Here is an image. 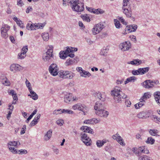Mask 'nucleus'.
<instances>
[{
	"label": "nucleus",
	"mask_w": 160,
	"mask_h": 160,
	"mask_svg": "<svg viewBox=\"0 0 160 160\" xmlns=\"http://www.w3.org/2000/svg\"><path fill=\"white\" fill-rule=\"evenodd\" d=\"M38 121H35L34 119L31 122V123L30 124V127H32V126H34L37 124Z\"/></svg>",
	"instance_id": "obj_56"
},
{
	"label": "nucleus",
	"mask_w": 160,
	"mask_h": 160,
	"mask_svg": "<svg viewBox=\"0 0 160 160\" xmlns=\"http://www.w3.org/2000/svg\"><path fill=\"white\" fill-rule=\"evenodd\" d=\"M72 108L74 110L78 109L82 111L84 115H85V113L88 110V108L85 105L80 103L75 104L72 106Z\"/></svg>",
	"instance_id": "obj_6"
},
{
	"label": "nucleus",
	"mask_w": 160,
	"mask_h": 160,
	"mask_svg": "<svg viewBox=\"0 0 160 160\" xmlns=\"http://www.w3.org/2000/svg\"><path fill=\"white\" fill-rule=\"evenodd\" d=\"M152 120L155 122L159 123L160 122V118L155 115H153Z\"/></svg>",
	"instance_id": "obj_41"
},
{
	"label": "nucleus",
	"mask_w": 160,
	"mask_h": 160,
	"mask_svg": "<svg viewBox=\"0 0 160 160\" xmlns=\"http://www.w3.org/2000/svg\"><path fill=\"white\" fill-rule=\"evenodd\" d=\"M158 131L156 129H150L149 131L150 134L152 136H157Z\"/></svg>",
	"instance_id": "obj_39"
},
{
	"label": "nucleus",
	"mask_w": 160,
	"mask_h": 160,
	"mask_svg": "<svg viewBox=\"0 0 160 160\" xmlns=\"http://www.w3.org/2000/svg\"><path fill=\"white\" fill-rule=\"evenodd\" d=\"M46 23L44 22L43 23H38L37 25H35L34 27L35 28V29L39 28H42L43 27L45 26Z\"/></svg>",
	"instance_id": "obj_32"
},
{
	"label": "nucleus",
	"mask_w": 160,
	"mask_h": 160,
	"mask_svg": "<svg viewBox=\"0 0 160 160\" xmlns=\"http://www.w3.org/2000/svg\"><path fill=\"white\" fill-rule=\"evenodd\" d=\"M78 99V98L77 97L74 98L72 97V95L70 93L66 95L64 98L65 102L67 103H69L71 101H76Z\"/></svg>",
	"instance_id": "obj_14"
},
{
	"label": "nucleus",
	"mask_w": 160,
	"mask_h": 160,
	"mask_svg": "<svg viewBox=\"0 0 160 160\" xmlns=\"http://www.w3.org/2000/svg\"><path fill=\"white\" fill-rule=\"evenodd\" d=\"M8 148L9 150L13 154H17V151L18 150H17L15 149L13 147H10L8 146Z\"/></svg>",
	"instance_id": "obj_48"
},
{
	"label": "nucleus",
	"mask_w": 160,
	"mask_h": 160,
	"mask_svg": "<svg viewBox=\"0 0 160 160\" xmlns=\"http://www.w3.org/2000/svg\"><path fill=\"white\" fill-rule=\"evenodd\" d=\"M8 92L9 95H12V96L16 94L14 90H11L8 91Z\"/></svg>",
	"instance_id": "obj_54"
},
{
	"label": "nucleus",
	"mask_w": 160,
	"mask_h": 160,
	"mask_svg": "<svg viewBox=\"0 0 160 160\" xmlns=\"http://www.w3.org/2000/svg\"><path fill=\"white\" fill-rule=\"evenodd\" d=\"M145 113L143 112H139L137 115V117L139 118H143L145 117Z\"/></svg>",
	"instance_id": "obj_44"
},
{
	"label": "nucleus",
	"mask_w": 160,
	"mask_h": 160,
	"mask_svg": "<svg viewBox=\"0 0 160 160\" xmlns=\"http://www.w3.org/2000/svg\"><path fill=\"white\" fill-rule=\"evenodd\" d=\"M121 22L125 25H126L128 22H126L122 17H121Z\"/></svg>",
	"instance_id": "obj_58"
},
{
	"label": "nucleus",
	"mask_w": 160,
	"mask_h": 160,
	"mask_svg": "<svg viewBox=\"0 0 160 160\" xmlns=\"http://www.w3.org/2000/svg\"><path fill=\"white\" fill-rule=\"evenodd\" d=\"M112 138L113 139L116 140L119 143L120 142V136L119 134L117 133L112 136Z\"/></svg>",
	"instance_id": "obj_45"
},
{
	"label": "nucleus",
	"mask_w": 160,
	"mask_h": 160,
	"mask_svg": "<svg viewBox=\"0 0 160 160\" xmlns=\"http://www.w3.org/2000/svg\"><path fill=\"white\" fill-rule=\"evenodd\" d=\"M72 10L77 12H80L84 9V4L79 0H72L70 2Z\"/></svg>",
	"instance_id": "obj_1"
},
{
	"label": "nucleus",
	"mask_w": 160,
	"mask_h": 160,
	"mask_svg": "<svg viewBox=\"0 0 160 160\" xmlns=\"http://www.w3.org/2000/svg\"><path fill=\"white\" fill-rule=\"evenodd\" d=\"M131 46V44L130 42H125L122 44V48H121V49L123 51H125L128 50Z\"/></svg>",
	"instance_id": "obj_18"
},
{
	"label": "nucleus",
	"mask_w": 160,
	"mask_h": 160,
	"mask_svg": "<svg viewBox=\"0 0 160 160\" xmlns=\"http://www.w3.org/2000/svg\"><path fill=\"white\" fill-rule=\"evenodd\" d=\"M92 123L93 124L94 123L95 124L98 123L100 122V119H97L96 118H93L92 119Z\"/></svg>",
	"instance_id": "obj_52"
},
{
	"label": "nucleus",
	"mask_w": 160,
	"mask_h": 160,
	"mask_svg": "<svg viewBox=\"0 0 160 160\" xmlns=\"http://www.w3.org/2000/svg\"><path fill=\"white\" fill-rule=\"evenodd\" d=\"M8 109L9 110V111H11L12 112L14 108V107L12 105V104H9L8 105Z\"/></svg>",
	"instance_id": "obj_63"
},
{
	"label": "nucleus",
	"mask_w": 160,
	"mask_h": 160,
	"mask_svg": "<svg viewBox=\"0 0 160 160\" xmlns=\"http://www.w3.org/2000/svg\"><path fill=\"white\" fill-rule=\"evenodd\" d=\"M20 22H22V21L20 20H19L18 22H17V24L21 28H23V24L21 23Z\"/></svg>",
	"instance_id": "obj_64"
},
{
	"label": "nucleus",
	"mask_w": 160,
	"mask_h": 160,
	"mask_svg": "<svg viewBox=\"0 0 160 160\" xmlns=\"http://www.w3.org/2000/svg\"><path fill=\"white\" fill-rule=\"evenodd\" d=\"M42 37L44 41H48L49 38V34L48 33H44L42 34Z\"/></svg>",
	"instance_id": "obj_31"
},
{
	"label": "nucleus",
	"mask_w": 160,
	"mask_h": 160,
	"mask_svg": "<svg viewBox=\"0 0 160 160\" xmlns=\"http://www.w3.org/2000/svg\"><path fill=\"white\" fill-rule=\"evenodd\" d=\"M74 74L71 72L68 71H61L59 72V76L61 78L69 79H72Z\"/></svg>",
	"instance_id": "obj_5"
},
{
	"label": "nucleus",
	"mask_w": 160,
	"mask_h": 160,
	"mask_svg": "<svg viewBox=\"0 0 160 160\" xmlns=\"http://www.w3.org/2000/svg\"><path fill=\"white\" fill-rule=\"evenodd\" d=\"M111 94L116 103H119L120 98V87L116 86L111 91Z\"/></svg>",
	"instance_id": "obj_4"
},
{
	"label": "nucleus",
	"mask_w": 160,
	"mask_h": 160,
	"mask_svg": "<svg viewBox=\"0 0 160 160\" xmlns=\"http://www.w3.org/2000/svg\"><path fill=\"white\" fill-rule=\"evenodd\" d=\"M108 50V49H107L106 48H103L101 50L100 52V55L105 56H106L107 55Z\"/></svg>",
	"instance_id": "obj_28"
},
{
	"label": "nucleus",
	"mask_w": 160,
	"mask_h": 160,
	"mask_svg": "<svg viewBox=\"0 0 160 160\" xmlns=\"http://www.w3.org/2000/svg\"><path fill=\"white\" fill-rule=\"evenodd\" d=\"M138 160H153L150 157L146 155H142L140 156Z\"/></svg>",
	"instance_id": "obj_30"
},
{
	"label": "nucleus",
	"mask_w": 160,
	"mask_h": 160,
	"mask_svg": "<svg viewBox=\"0 0 160 160\" xmlns=\"http://www.w3.org/2000/svg\"><path fill=\"white\" fill-rule=\"evenodd\" d=\"M130 0H123L122 3L123 12L128 18L131 17L132 14V11L129 2Z\"/></svg>",
	"instance_id": "obj_2"
},
{
	"label": "nucleus",
	"mask_w": 160,
	"mask_h": 160,
	"mask_svg": "<svg viewBox=\"0 0 160 160\" xmlns=\"http://www.w3.org/2000/svg\"><path fill=\"white\" fill-rule=\"evenodd\" d=\"M1 82L2 84L6 86H9L10 84V82L6 78L2 79Z\"/></svg>",
	"instance_id": "obj_34"
},
{
	"label": "nucleus",
	"mask_w": 160,
	"mask_h": 160,
	"mask_svg": "<svg viewBox=\"0 0 160 160\" xmlns=\"http://www.w3.org/2000/svg\"><path fill=\"white\" fill-rule=\"evenodd\" d=\"M26 54H25L22 52H21L18 54V59H23L26 56Z\"/></svg>",
	"instance_id": "obj_43"
},
{
	"label": "nucleus",
	"mask_w": 160,
	"mask_h": 160,
	"mask_svg": "<svg viewBox=\"0 0 160 160\" xmlns=\"http://www.w3.org/2000/svg\"><path fill=\"white\" fill-rule=\"evenodd\" d=\"M81 17L82 19L86 21L87 22H89L90 21V19L89 16L87 14H85L83 15H81Z\"/></svg>",
	"instance_id": "obj_37"
},
{
	"label": "nucleus",
	"mask_w": 160,
	"mask_h": 160,
	"mask_svg": "<svg viewBox=\"0 0 160 160\" xmlns=\"http://www.w3.org/2000/svg\"><path fill=\"white\" fill-rule=\"evenodd\" d=\"M94 95L96 99H98L102 102H104L105 101V97L103 95H102L100 92H96Z\"/></svg>",
	"instance_id": "obj_19"
},
{
	"label": "nucleus",
	"mask_w": 160,
	"mask_h": 160,
	"mask_svg": "<svg viewBox=\"0 0 160 160\" xmlns=\"http://www.w3.org/2000/svg\"><path fill=\"white\" fill-rule=\"evenodd\" d=\"M48 51L43 54L42 59L44 61H47L52 58H53L52 52L53 47L52 46H48L47 47Z\"/></svg>",
	"instance_id": "obj_3"
},
{
	"label": "nucleus",
	"mask_w": 160,
	"mask_h": 160,
	"mask_svg": "<svg viewBox=\"0 0 160 160\" xmlns=\"http://www.w3.org/2000/svg\"><path fill=\"white\" fill-rule=\"evenodd\" d=\"M84 123L87 124H92V119L86 120L84 121Z\"/></svg>",
	"instance_id": "obj_62"
},
{
	"label": "nucleus",
	"mask_w": 160,
	"mask_h": 160,
	"mask_svg": "<svg viewBox=\"0 0 160 160\" xmlns=\"http://www.w3.org/2000/svg\"><path fill=\"white\" fill-rule=\"evenodd\" d=\"M73 51V48L72 47H68L65 51V52L66 53L67 55H68L70 52H72Z\"/></svg>",
	"instance_id": "obj_50"
},
{
	"label": "nucleus",
	"mask_w": 160,
	"mask_h": 160,
	"mask_svg": "<svg viewBox=\"0 0 160 160\" xmlns=\"http://www.w3.org/2000/svg\"><path fill=\"white\" fill-rule=\"evenodd\" d=\"M104 109L95 111V112L96 114L101 117H107L109 114V112L104 110Z\"/></svg>",
	"instance_id": "obj_12"
},
{
	"label": "nucleus",
	"mask_w": 160,
	"mask_h": 160,
	"mask_svg": "<svg viewBox=\"0 0 160 160\" xmlns=\"http://www.w3.org/2000/svg\"><path fill=\"white\" fill-rule=\"evenodd\" d=\"M129 38L132 41L134 42H136V37L134 35H131L129 36Z\"/></svg>",
	"instance_id": "obj_59"
},
{
	"label": "nucleus",
	"mask_w": 160,
	"mask_h": 160,
	"mask_svg": "<svg viewBox=\"0 0 160 160\" xmlns=\"http://www.w3.org/2000/svg\"><path fill=\"white\" fill-rule=\"evenodd\" d=\"M75 62L74 59L69 58L65 62V65L66 66H68L72 65Z\"/></svg>",
	"instance_id": "obj_25"
},
{
	"label": "nucleus",
	"mask_w": 160,
	"mask_h": 160,
	"mask_svg": "<svg viewBox=\"0 0 160 160\" xmlns=\"http://www.w3.org/2000/svg\"><path fill=\"white\" fill-rule=\"evenodd\" d=\"M150 97V95L148 93H144V95L143 96L142 99L143 100L145 98H149Z\"/></svg>",
	"instance_id": "obj_60"
},
{
	"label": "nucleus",
	"mask_w": 160,
	"mask_h": 160,
	"mask_svg": "<svg viewBox=\"0 0 160 160\" xmlns=\"http://www.w3.org/2000/svg\"><path fill=\"white\" fill-rule=\"evenodd\" d=\"M142 63V61L139 59H134L133 60L128 62H127L128 64H131L133 65L138 66Z\"/></svg>",
	"instance_id": "obj_21"
},
{
	"label": "nucleus",
	"mask_w": 160,
	"mask_h": 160,
	"mask_svg": "<svg viewBox=\"0 0 160 160\" xmlns=\"http://www.w3.org/2000/svg\"><path fill=\"white\" fill-rule=\"evenodd\" d=\"M10 27L7 24L5 25L2 27L1 29V31L7 32V31L10 29Z\"/></svg>",
	"instance_id": "obj_33"
},
{
	"label": "nucleus",
	"mask_w": 160,
	"mask_h": 160,
	"mask_svg": "<svg viewBox=\"0 0 160 160\" xmlns=\"http://www.w3.org/2000/svg\"><path fill=\"white\" fill-rule=\"evenodd\" d=\"M28 153L27 151L25 149L18 150L17 151V154H26Z\"/></svg>",
	"instance_id": "obj_49"
},
{
	"label": "nucleus",
	"mask_w": 160,
	"mask_h": 160,
	"mask_svg": "<svg viewBox=\"0 0 160 160\" xmlns=\"http://www.w3.org/2000/svg\"><path fill=\"white\" fill-rule=\"evenodd\" d=\"M18 144V142L16 141H9L8 143V147L9 146H16Z\"/></svg>",
	"instance_id": "obj_46"
},
{
	"label": "nucleus",
	"mask_w": 160,
	"mask_h": 160,
	"mask_svg": "<svg viewBox=\"0 0 160 160\" xmlns=\"http://www.w3.org/2000/svg\"><path fill=\"white\" fill-rule=\"evenodd\" d=\"M125 105L128 107H129L131 104V102L128 99H125Z\"/></svg>",
	"instance_id": "obj_55"
},
{
	"label": "nucleus",
	"mask_w": 160,
	"mask_h": 160,
	"mask_svg": "<svg viewBox=\"0 0 160 160\" xmlns=\"http://www.w3.org/2000/svg\"><path fill=\"white\" fill-rule=\"evenodd\" d=\"M26 129V126L24 125L23 126V127L22 129V130L21 132V134H24L25 133V131Z\"/></svg>",
	"instance_id": "obj_61"
},
{
	"label": "nucleus",
	"mask_w": 160,
	"mask_h": 160,
	"mask_svg": "<svg viewBox=\"0 0 160 160\" xmlns=\"http://www.w3.org/2000/svg\"><path fill=\"white\" fill-rule=\"evenodd\" d=\"M132 74L134 75L140 74L139 68L138 70H133L132 71Z\"/></svg>",
	"instance_id": "obj_53"
},
{
	"label": "nucleus",
	"mask_w": 160,
	"mask_h": 160,
	"mask_svg": "<svg viewBox=\"0 0 160 160\" xmlns=\"http://www.w3.org/2000/svg\"><path fill=\"white\" fill-rule=\"evenodd\" d=\"M49 72L53 76L57 75L58 73V68L56 64L53 63L49 67Z\"/></svg>",
	"instance_id": "obj_8"
},
{
	"label": "nucleus",
	"mask_w": 160,
	"mask_h": 160,
	"mask_svg": "<svg viewBox=\"0 0 160 160\" xmlns=\"http://www.w3.org/2000/svg\"><path fill=\"white\" fill-rule=\"evenodd\" d=\"M1 35L2 37L5 38H7L8 37V35L7 32L1 31Z\"/></svg>",
	"instance_id": "obj_57"
},
{
	"label": "nucleus",
	"mask_w": 160,
	"mask_h": 160,
	"mask_svg": "<svg viewBox=\"0 0 160 160\" xmlns=\"http://www.w3.org/2000/svg\"><path fill=\"white\" fill-rule=\"evenodd\" d=\"M62 113H68L69 114H73V112L71 110L69 109H59L57 110H55L54 112V113L56 114H61Z\"/></svg>",
	"instance_id": "obj_13"
},
{
	"label": "nucleus",
	"mask_w": 160,
	"mask_h": 160,
	"mask_svg": "<svg viewBox=\"0 0 160 160\" xmlns=\"http://www.w3.org/2000/svg\"><path fill=\"white\" fill-rule=\"evenodd\" d=\"M10 69L12 72H16L22 69V68L18 64H13L10 67Z\"/></svg>",
	"instance_id": "obj_11"
},
{
	"label": "nucleus",
	"mask_w": 160,
	"mask_h": 160,
	"mask_svg": "<svg viewBox=\"0 0 160 160\" xmlns=\"http://www.w3.org/2000/svg\"><path fill=\"white\" fill-rule=\"evenodd\" d=\"M104 103L103 102H97L94 106V109L95 111H97L98 110L102 109H104Z\"/></svg>",
	"instance_id": "obj_16"
},
{
	"label": "nucleus",
	"mask_w": 160,
	"mask_h": 160,
	"mask_svg": "<svg viewBox=\"0 0 160 160\" xmlns=\"http://www.w3.org/2000/svg\"><path fill=\"white\" fill-rule=\"evenodd\" d=\"M155 142V140L154 139L152 138V137H150L148 138L146 142L147 143L153 144Z\"/></svg>",
	"instance_id": "obj_42"
},
{
	"label": "nucleus",
	"mask_w": 160,
	"mask_h": 160,
	"mask_svg": "<svg viewBox=\"0 0 160 160\" xmlns=\"http://www.w3.org/2000/svg\"><path fill=\"white\" fill-rule=\"evenodd\" d=\"M139 69L140 72V74L142 75L147 72L149 71V67H146L145 68H140Z\"/></svg>",
	"instance_id": "obj_26"
},
{
	"label": "nucleus",
	"mask_w": 160,
	"mask_h": 160,
	"mask_svg": "<svg viewBox=\"0 0 160 160\" xmlns=\"http://www.w3.org/2000/svg\"><path fill=\"white\" fill-rule=\"evenodd\" d=\"M104 28L105 26L101 22L96 24L92 30L93 34L96 35L99 33Z\"/></svg>",
	"instance_id": "obj_7"
},
{
	"label": "nucleus",
	"mask_w": 160,
	"mask_h": 160,
	"mask_svg": "<svg viewBox=\"0 0 160 160\" xmlns=\"http://www.w3.org/2000/svg\"><path fill=\"white\" fill-rule=\"evenodd\" d=\"M52 133V129H50L47 132V133L45 135L44 138L45 140L48 141L49 140L51 137Z\"/></svg>",
	"instance_id": "obj_24"
},
{
	"label": "nucleus",
	"mask_w": 160,
	"mask_h": 160,
	"mask_svg": "<svg viewBox=\"0 0 160 160\" xmlns=\"http://www.w3.org/2000/svg\"><path fill=\"white\" fill-rule=\"evenodd\" d=\"M30 94H32V99L36 100L38 99V96L37 94L32 90L29 91Z\"/></svg>",
	"instance_id": "obj_38"
},
{
	"label": "nucleus",
	"mask_w": 160,
	"mask_h": 160,
	"mask_svg": "<svg viewBox=\"0 0 160 160\" xmlns=\"http://www.w3.org/2000/svg\"><path fill=\"white\" fill-rule=\"evenodd\" d=\"M81 135V140L82 142L87 146L90 145L92 141L91 139L87 136V134L85 133H82Z\"/></svg>",
	"instance_id": "obj_9"
},
{
	"label": "nucleus",
	"mask_w": 160,
	"mask_h": 160,
	"mask_svg": "<svg viewBox=\"0 0 160 160\" xmlns=\"http://www.w3.org/2000/svg\"><path fill=\"white\" fill-rule=\"evenodd\" d=\"M142 98H142L140 99V102L134 105V107L136 109H139L144 105L145 101L143 100Z\"/></svg>",
	"instance_id": "obj_23"
},
{
	"label": "nucleus",
	"mask_w": 160,
	"mask_h": 160,
	"mask_svg": "<svg viewBox=\"0 0 160 160\" xmlns=\"http://www.w3.org/2000/svg\"><path fill=\"white\" fill-rule=\"evenodd\" d=\"M104 12V11L100 8H98L97 9H94L93 13L96 14H102Z\"/></svg>",
	"instance_id": "obj_27"
},
{
	"label": "nucleus",
	"mask_w": 160,
	"mask_h": 160,
	"mask_svg": "<svg viewBox=\"0 0 160 160\" xmlns=\"http://www.w3.org/2000/svg\"><path fill=\"white\" fill-rule=\"evenodd\" d=\"M153 82L150 80H147L143 82L142 86L146 88H149L154 86Z\"/></svg>",
	"instance_id": "obj_17"
},
{
	"label": "nucleus",
	"mask_w": 160,
	"mask_h": 160,
	"mask_svg": "<svg viewBox=\"0 0 160 160\" xmlns=\"http://www.w3.org/2000/svg\"><path fill=\"white\" fill-rule=\"evenodd\" d=\"M59 55L60 58L62 59H65L67 57V55L65 51L60 52L59 53Z\"/></svg>",
	"instance_id": "obj_36"
},
{
	"label": "nucleus",
	"mask_w": 160,
	"mask_h": 160,
	"mask_svg": "<svg viewBox=\"0 0 160 160\" xmlns=\"http://www.w3.org/2000/svg\"><path fill=\"white\" fill-rule=\"evenodd\" d=\"M35 25H33L32 24L28 23L26 26V28L28 30H32L35 29V28L34 26Z\"/></svg>",
	"instance_id": "obj_40"
},
{
	"label": "nucleus",
	"mask_w": 160,
	"mask_h": 160,
	"mask_svg": "<svg viewBox=\"0 0 160 160\" xmlns=\"http://www.w3.org/2000/svg\"><path fill=\"white\" fill-rule=\"evenodd\" d=\"M80 74H81V76L84 77H86L87 76L88 77H89L91 76V74L89 72L86 71L84 70L82 71V72H80Z\"/></svg>",
	"instance_id": "obj_29"
},
{
	"label": "nucleus",
	"mask_w": 160,
	"mask_h": 160,
	"mask_svg": "<svg viewBox=\"0 0 160 160\" xmlns=\"http://www.w3.org/2000/svg\"><path fill=\"white\" fill-rule=\"evenodd\" d=\"M154 96L156 102L160 106V92H157L154 93Z\"/></svg>",
	"instance_id": "obj_22"
},
{
	"label": "nucleus",
	"mask_w": 160,
	"mask_h": 160,
	"mask_svg": "<svg viewBox=\"0 0 160 160\" xmlns=\"http://www.w3.org/2000/svg\"><path fill=\"white\" fill-rule=\"evenodd\" d=\"M137 27V25L135 24L127 26L125 28V31L122 32V33L125 35L128 33L135 32L136 31Z\"/></svg>",
	"instance_id": "obj_10"
},
{
	"label": "nucleus",
	"mask_w": 160,
	"mask_h": 160,
	"mask_svg": "<svg viewBox=\"0 0 160 160\" xmlns=\"http://www.w3.org/2000/svg\"><path fill=\"white\" fill-rule=\"evenodd\" d=\"M114 21L116 28H119L120 27V22L119 20L117 19H114Z\"/></svg>",
	"instance_id": "obj_47"
},
{
	"label": "nucleus",
	"mask_w": 160,
	"mask_h": 160,
	"mask_svg": "<svg viewBox=\"0 0 160 160\" xmlns=\"http://www.w3.org/2000/svg\"><path fill=\"white\" fill-rule=\"evenodd\" d=\"M28 50V48L27 46H25L23 47L22 49L21 52H22L23 53L26 54V52H27Z\"/></svg>",
	"instance_id": "obj_51"
},
{
	"label": "nucleus",
	"mask_w": 160,
	"mask_h": 160,
	"mask_svg": "<svg viewBox=\"0 0 160 160\" xmlns=\"http://www.w3.org/2000/svg\"><path fill=\"white\" fill-rule=\"evenodd\" d=\"M81 130H84V132H87L92 134L94 133L93 129L88 126H83L81 127Z\"/></svg>",
	"instance_id": "obj_20"
},
{
	"label": "nucleus",
	"mask_w": 160,
	"mask_h": 160,
	"mask_svg": "<svg viewBox=\"0 0 160 160\" xmlns=\"http://www.w3.org/2000/svg\"><path fill=\"white\" fill-rule=\"evenodd\" d=\"M105 143L106 142L103 140H98L96 142V144L98 147L100 148L102 147Z\"/></svg>",
	"instance_id": "obj_35"
},
{
	"label": "nucleus",
	"mask_w": 160,
	"mask_h": 160,
	"mask_svg": "<svg viewBox=\"0 0 160 160\" xmlns=\"http://www.w3.org/2000/svg\"><path fill=\"white\" fill-rule=\"evenodd\" d=\"M141 153L148 154L149 153V151L146 148L145 146H142L139 147L137 148V151L136 152V153H137L138 156L140 155V154Z\"/></svg>",
	"instance_id": "obj_15"
}]
</instances>
